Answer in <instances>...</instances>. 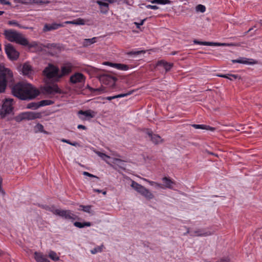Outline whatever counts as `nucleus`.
I'll return each instance as SVG.
<instances>
[{
  "label": "nucleus",
  "mask_w": 262,
  "mask_h": 262,
  "mask_svg": "<svg viewBox=\"0 0 262 262\" xmlns=\"http://www.w3.org/2000/svg\"><path fill=\"white\" fill-rule=\"evenodd\" d=\"M13 95L21 100L31 99L39 95V91L29 83H18L12 89Z\"/></svg>",
  "instance_id": "nucleus-1"
},
{
  "label": "nucleus",
  "mask_w": 262,
  "mask_h": 262,
  "mask_svg": "<svg viewBox=\"0 0 262 262\" xmlns=\"http://www.w3.org/2000/svg\"><path fill=\"white\" fill-rule=\"evenodd\" d=\"M6 38L11 42H15L23 46H28L29 42L23 35L12 30H6L4 32Z\"/></svg>",
  "instance_id": "nucleus-2"
},
{
  "label": "nucleus",
  "mask_w": 262,
  "mask_h": 262,
  "mask_svg": "<svg viewBox=\"0 0 262 262\" xmlns=\"http://www.w3.org/2000/svg\"><path fill=\"white\" fill-rule=\"evenodd\" d=\"M13 79V73L8 68L0 64V93L5 91L8 81Z\"/></svg>",
  "instance_id": "nucleus-3"
},
{
  "label": "nucleus",
  "mask_w": 262,
  "mask_h": 262,
  "mask_svg": "<svg viewBox=\"0 0 262 262\" xmlns=\"http://www.w3.org/2000/svg\"><path fill=\"white\" fill-rule=\"evenodd\" d=\"M43 73L47 79L54 82H57L60 80L59 69L52 63L48 64V66L43 70Z\"/></svg>",
  "instance_id": "nucleus-4"
},
{
  "label": "nucleus",
  "mask_w": 262,
  "mask_h": 262,
  "mask_svg": "<svg viewBox=\"0 0 262 262\" xmlns=\"http://www.w3.org/2000/svg\"><path fill=\"white\" fill-rule=\"evenodd\" d=\"M49 210L53 214L57 215L66 220L74 221L77 219V216L70 210L56 209L54 207L52 206L49 207Z\"/></svg>",
  "instance_id": "nucleus-5"
},
{
  "label": "nucleus",
  "mask_w": 262,
  "mask_h": 262,
  "mask_svg": "<svg viewBox=\"0 0 262 262\" xmlns=\"http://www.w3.org/2000/svg\"><path fill=\"white\" fill-rule=\"evenodd\" d=\"M131 186L138 192L148 199H151L154 198L152 193L144 186L138 184L135 181H132Z\"/></svg>",
  "instance_id": "nucleus-6"
},
{
  "label": "nucleus",
  "mask_w": 262,
  "mask_h": 262,
  "mask_svg": "<svg viewBox=\"0 0 262 262\" xmlns=\"http://www.w3.org/2000/svg\"><path fill=\"white\" fill-rule=\"evenodd\" d=\"M13 100L11 98L6 99L3 102L2 107L0 110V115L2 118L7 114H10L13 110Z\"/></svg>",
  "instance_id": "nucleus-7"
},
{
  "label": "nucleus",
  "mask_w": 262,
  "mask_h": 262,
  "mask_svg": "<svg viewBox=\"0 0 262 262\" xmlns=\"http://www.w3.org/2000/svg\"><path fill=\"white\" fill-rule=\"evenodd\" d=\"M117 79L109 74L101 75L99 77V80L102 85H105L109 88H113L115 84Z\"/></svg>",
  "instance_id": "nucleus-8"
},
{
  "label": "nucleus",
  "mask_w": 262,
  "mask_h": 262,
  "mask_svg": "<svg viewBox=\"0 0 262 262\" xmlns=\"http://www.w3.org/2000/svg\"><path fill=\"white\" fill-rule=\"evenodd\" d=\"M5 49L6 54L10 59L15 60L18 58L19 53L12 45L9 43L6 45Z\"/></svg>",
  "instance_id": "nucleus-9"
},
{
  "label": "nucleus",
  "mask_w": 262,
  "mask_h": 262,
  "mask_svg": "<svg viewBox=\"0 0 262 262\" xmlns=\"http://www.w3.org/2000/svg\"><path fill=\"white\" fill-rule=\"evenodd\" d=\"M96 113L91 110L86 111L80 110L78 112L79 118L81 120H89L95 116Z\"/></svg>",
  "instance_id": "nucleus-10"
},
{
  "label": "nucleus",
  "mask_w": 262,
  "mask_h": 262,
  "mask_svg": "<svg viewBox=\"0 0 262 262\" xmlns=\"http://www.w3.org/2000/svg\"><path fill=\"white\" fill-rule=\"evenodd\" d=\"M193 42L194 44L203 45V46H217V47H230L233 46L234 45L232 43H220V42H213L208 41H201L197 40H194Z\"/></svg>",
  "instance_id": "nucleus-11"
},
{
  "label": "nucleus",
  "mask_w": 262,
  "mask_h": 262,
  "mask_svg": "<svg viewBox=\"0 0 262 262\" xmlns=\"http://www.w3.org/2000/svg\"><path fill=\"white\" fill-rule=\"evenodd\" d=\"M43 90L45 93L50 95L62 93L61 90L57 84L47 85L44 86Z\"/></svg>",
  "instance_id": "nucleus-12"
},
{
  "label": "nucleus",
  "mask_w": 262,
  "mask_h": 262,
  "mask_svg": "<svg viewBox=\"0 0 262 262\" xmlns=\"http://www.w3.org/2000/svg\"><path fill=\"white\" fill-rule=\"evenodd\" d=\"M40 117L41 114L39 113L32 112H25L21 113L19 116L20 120H34L35 119L39 118Z\"/></svg>",
  "instance_id": "nucleus-13"
},
{
  "label": "nucleus",
  "mask_w": 262,
  "mask_h": 262,
  "mask_svg": "<svg viewBox=\"0 0 262 262\" xmlns=\"http://www.w3.org/2000/svg\"><path fill=\"white\" fill-rule=\"evenodd\" d=\"M85 80V77L81 73L76 72L72 75L70 78L71 83L76 84L78 83H84Z\"/></svg>",
  "instance_id": "nucleus-14"
},
{
  "label": "nucleus",
  "mask_w": 262,
  "mask_h": 262,
  "mask_svg": "<svg viewBox=\"0 0 262 262\" xmlns=\"http://www.w3.org/2000/svg\"><path fill=\"white\" fill-rule=\"evenodd\" d=\"M73 65L70 62H67L63 64L61 67V72H59L60 79L64 76L69 75L72 71Z\"/></svg>",
  "instance_id": "nucleus-15"
},
{
  "label": "nucleus",
  "mask_w": 262,
  "mask_h": 262,
  "mask_svg": "<svg viewBox=\"0 0 262 262\" xmlns=\"http://www.w3.org/2000/svg\"><path fill=\"white\" fill-rule=\"evenodd\" d=\"M186 234H189L190 235L194 236H208L211 234V232L208 231L206 232L204 230L202 229H197L195 230H190L189 228L187 229L186 233Z\"/></svg>",
  "instance_id": "nucleus-16"
},
{
  "label": "nucleus",
  "mask_w": 262,
  "mask_h": 262,
  "mask_svg": "<svg viewBox=\"0 0 262 262\" xmlns=\"http://www.w3.org/2000/svg\"><path fill=\"white\" fill-rule=\"evenodd\" d=\"M173 66V64L172 63L168 62L164 60H159L156 64V67L158 69L159 67L163 68L165 69V73L169 71Z\"/></svg>",
  "instance_id": "nucleus-17"
},
{
  "label": "nucleus",
  "mask_w": 262,
  "mask_h": 262,
  "mask_svg": "<svg viewBox=\"0 0 262 262\" xmlns=\"http://www.w3.org/2000/svg\"><path fill=\"white\" fill-rule=\"evenodd\" d=\"M104 64L109 66L111 67L114 68L117 70L121 71H127L130 68L128 65L122 64V63H116L110 62H105Z\"/></svg>",
  "instance_id": "nucleus-18"
},
{
  "label": "nucleus",
  "mask_w": 262,
  "mask_h": 262,
  "mask_svg": "<svg viewBox=\"0 0 262 262\" xmlns=\"http://www.w3.org/2000/svg\"><path fill=\"white\" fill-rule=\"evenodd\" d=\"M146 134L148 135L149 137L150 138V140L154 144H158L163 142L161 137L158 135L153 134L151 130L148 129L146 132Z\"/></svg>",
  "instance_id": "nucleus-19"
},
{
  "label": "nucleus",
  "mask_w": 262,
  "mask_h": 262,
  "mask_svg": "<svg viewBox=\"0 0 262 262\" xmlns=\"http://www.w3.org/2000/svg\"><path fill=\"white\" fill-rule=\"evenodd\" d=\"M162 181L164 183V186L165 188H168L169 189H172L173 185L175 184V182L170 179L169 178L166 177H164L162 179Z\"/></svg>",
  "instance_id": "nucleus-20"
},
{
  "label": "nucleus",
  "mask_w": 262,
  "mask_h": 262,
  "mask_svg": "<svg viewBox=\"0 0 262 262\" xmlns=\"http://www.w3.org/2000/svg\"><path fill=\"white\" fill-rule=\"evenodd\" d=\"M133 91H130L126 93H123V94L115 95L113 96H108L106 98V99H107L108 100H113L114 99H116V98L124 97H126V96L131 95L132 94H133Z\"/></svg>",
  "instance_id": "nucleus-21"
},
{
  "label": "nucleus",
  "mask_w": 262,
  "mask_h": 262,
  "mask_svg": "<svg viewBox=\"0 0 262 262\" xmlns=\"http://www.w3.org/2000/svg\"><path fill=\"white\" fill-rule=\"evenodd\" d=\"M97 3L100 6L101 12L102 13H106L108 10V4L106 3L97 1Z\"/></svg>",
  "instance_id": "nucleus-22"
},
{
  "label": "nucleus",
  "mask_w": 262,
  "mask_h": 262,
  "mask_svg": "<svg viewBox=\"0 0 262 262\" xmlns=\"http://www.w3.org/2000/svg\"><path fill=\"white\" fill-rule=\"evenodd\" d=\"M32 68L31 66L27 63L23 64L22 68V73L24 75H28L31 73Z\"/></svg>",
  "instance_id": "nucleus-23"
},
{
  "label": "nucleus",
  "mask_w": 262,
  "mask_h": 262,
  "mask_svg": "<svg viewBox=\"0 0 262 262\" xmlns=\"http://www.w3.org/2000/svg\"><path fill=\"white\" fill-rule=\"evenodd\" d=\"M192 126L195 129H206L211 131H214L215 130L214 127L203 124H193Z\"/></svg>",
  "instance_id": "nucleus-24"
},
{
  "label": "nucleus",
  "mask_w": 262,
  "mask_h": 262,
  "mask_svg": "<svg viewBox=\"0 0 262 262\" xmlns=\"http://www.w3.org/2000/svg\"><path fill=\"white\" fill-rule=\"evenodd\" d=\"M248 59L245 57H239V58L237 59H233L231 60V62L233 63H242V64H248L251 63V62H250L248 61Z\"/></svg>",
  "instance_id": "nucleus-25"
},
{
  "label": "nucleus",
  "mask_w": 262,
  "mask_h": 262,
  "mask_svg": "<svg viewBox=\"0 0 262 262\" xmlns=\"http://www.w3.org/2000/svg\"><path fill=\"white\" fill-rule=\"evenodd\" d=\"M35 259L37 262H50L46 258L44 257L42 254L39 253L35 252Z\"/></svg>",
  "instance_id": "nucleus-26"
},
{
  "label": "nucleus",
  "mask_w": 262,
  "mask_h": 262,
  "mask_svg": "<svg viewBox=\"0 0 262 262\" xmlns=\"http://www.w3.org/2000/svg\"><path fill=\"white\" fill-rule=\"evenodd\" d=\"M217 76L222 78H225L229 79L230 80H233L238 77V75L234 74H219Z\"/></svg>",
  "instance_id": "nucleus-27"
},
{
  "label": "nucleus",
  "mask_w": 262,
  "mask_h": 262,
  "mask_svg": "<svg viewBox=\"0 0 262 262\" xmlns=\"http://www.w3.org/2000/svg\"><path fill=\"white\" fill-rule=\"evenodd\" d=\"M66 23L68 24H74L77 25H84L85 24V21L83 19L79 18L73 21H67Z\"/></svg>",
  "instance_id": "nucleus-28"
},
{
  "label": "nucleus",
  "mask_w": 262,
  "mask_h": 262,
  "mask_svg": "<svg viewBox=\"0 0 262 262\" xmlns=\"http://www.w3.org/2000/svg\"><path fill=\"white\" fill-rule=\"evenodd\" d=\"M145 53V51L144 50H141V51H131L127 52L125 53L126 55H127L128 56H133L134 57H136L137 56L141 54H144Z\"/></svg>",
  "instance_id": "nucleus-29"
},
{
  "label": "nucleus",
  "mask_w": 262,
  "mask_h": 262,
  "mask_svg": "<svg viewBox=\"0 0 262 262\" xmlns=\"http://www.w3.org/2000/svg\"><path fill=\"white\" fill-rule=\"evenodd\" d=\"M74 225L78 228H81L84 227H90L91 226V223L90 222H83L81 223L79 222H75L74 223Z\"/></svg>",
  "instance_id": "nucleus-30"
},
{
  "label": "nucleus",
  "mask_w": 262,
  "mask_h": 262,
  "mask_svg": "<svg viewBox=\"0 0 262 262\" xmlns=\"http://www.w3.org/2000/svg\"><path fill=\"white\" fill-rule=\"evenodd\" d=\"M34 130L35 133L40 132L45 134H47V132L44 130L43 126L40 123H37L34 127Z\"/></svg>",
  "instance_id": "nucleus-31"
},
{
  "label": "nucleus",
  "mask_w": 262,
  "mask_h": 262,
  "mask_svg": "<svg viewBox=\"0 0 262 262\" xmlns=\"http://www.w3.org/2000/svg\"><path fill=\"white\" fill-rule=\"evenodd\" d=\"M97 41V37H93L90 39H85L83 41V45L84 46H90Z\"/></svg>",
  "instance_id": "nucleus-32"
},
{
  "label": "nucleus",
  "mask_w": 262,
  "mask_h": 262,
  "mask_svg": "<svg viewBox=\"0 0 262 262\" xmlns=\"http://www.w3.org/2000/svg\"><path fill=\"white\" fill-rule=\"evenodd\" d=\"M104 246L101 245V246H98L91 250V253L93 254H95L98 252H101L103 251Z\"/></svg>",
  "instance_id": "nucleus-33"
},
{
  "label": "nucleus",
  "mask_w": 262,
  "mask_h": 262,
  "mask_svg": "<svg viewBox=\"0 0 262 262\" xmlns=\"http://www.w3.org/2000/svg\"><path fill=\"white\" fill-rule=\"evenodd\" d=\"M53 101L51 100H43L39 102V107L49 105L53 104Z\"/></svg>",
  "instance_id": "nucleus-34"
},
{
  "label": "nucleus",
  "mask_w": 262,
  "mask_h": 262,
  "mask_svg": "<svg viewBox=\"0 0 262 262\" xmlns=\"http://www.w3.org/2000/svg\"><path fill=\"white\" fill-rule=\"evenodd\" d=\"M49 257L54 261H57L59 259V256H57L56 252L51 251L49 253Z\"/></svg>",
  "instance_id": "nucleus-35"
},
{
  "label": "nucleus",
  "mask_w": 262,
  "mask_h": 262,
  "mask_svg": "<svg viewBox=\"0 0 262 262\" xmlns=\"http://www.w3.org/2000/svg\"><path fill=\"white\" fill-rule=\"evenodd\" d=\"M28 108L36 110L39 107V102H31L27 105Z\"/></svg>",
  "instance_id": "nucleus-36"
},
{
  "label": "nucleus",
  "mask_w": 262,
  "mask_h": 262,
  "mask_svg": "<svg viewBox=\"0 0 262 262\" xmlns=\"http://www.w3.org/2000/svg\"><path fill=\"white\" fill-rule=\"evenodd\" d=\"M61 141L62 142L67 143L69 144H70V145L75 146V147L79 146V144L76 142H72L70 140H67V139H61Z\"/></svg>",
  "instance_id": "nucleus-37"
},
{
  "label": "nucleus",
  "mask_w": 262,
  "mask_h": 262,
  "mask_svg": "<svg viewBox=\"0 0 262 262\" xmlns=\"http://www.w3.org/2000/svg\"><path fill=\"white\" fill-rule=\"evenodd\" d=\"M196 11L203 13L206 11V7L203 5L199 4L196 7Z\"/></svg>",
  "instance_id": "nucleus-38"
},
{
  "label": "nucleus",
  "mask_w": 262,
  "mask_h": 262,
  "mask_svg": "<svg viewBox=\"0 0 262 262\" xmlns=\"http://www.w3.org/2000/svg\"><path fill=\"white\" fill-rule=\"evenodd\" d=\"M79 210H83L84 212L89 213L91 210V206H84V205H80L79 206Z\"/></svg>",
  "instance_id": "nucleus-39"
},
{
  "label": "nucleus",
  "mask_w": 262,
  "mask_h": 262,
  "mask_svg": "<svg viewBox=\"0 0 262 262\" xmlns=\"http://www.w3.org/2000/svg\"><path fill=\"white\" fill-rule=\"evenodd\" d=\"M8 25L10 26H14L16 27H18L19 28H21V26L18 24V23L14 20H10L8 23Z\"/></svg>",
  "instance_id": "nucleus-40"
},
{
  "label": "nucleus",
  "mask_w": 262,
  "mask_h": 262,
  "mask_svg": "<svg viewBox=\"0 0 262 262\" xmlns=\"http://www.w3.org/2000/svg\"><path fill=\"white\" fill-rule=\"evenodd\" d=\"M43 30L45 32L53 30L52 24H46L43 27Z\"/></svg>",
  "instance_id": "nucleus-41"
},
{
  "label": "nucleus",
  "mask_w": 262,
  "mask_h": 262,
  "mask_svg": "<svg viewBox=\"0 0 262 262\" xmlns=\"http://www.w3.org/2000/svg\"><path fill=\"white\" fill-rule=\"evenodd\" d=\"M97 155H98L100 157H101L102 159L103 160H105L106 158H110V157L106 155V154H104V153H102V152H99V151H98L97 152Z\"/></svg>",
  "instance_id": "nucleus-42"
},
{
  "label": "nucleus",
  "mask_w": 262,
  "mask_h": 262,
  "mask_svg": "<svg viewBox=\"0 0 262 262\" xmlns=\"http://www.w3.org/2000/svg\"><path fill=\"white\" fill-rule=\"evenodd\" d=\"M171 1L170 0H159V4L160 5H167V4H171Z\"/></svg>",
  "instance_id": "nucleus-43"
},
{
  "label": "nucleus",
  "mask_w": 262,
  "mask_h": 262,
  "mask_svg": "<svg viewBox=\"0 0 262 262\" xmlns=\"http://www.w3.org/2000/svg\"><path fill=\"white\" fill-rule=\"evenodd\" d=\"M145 7L147 9H150L152 10H157L159 9V7L156 5H145Z\"/></svg>",
  "instance_id": "nucleus-44"
},
{
  "label": "nucleus",
  "mask_w": 262,
  "mask_h": 262,
  "mask_svg": "<svg viewBox=\"0 0 262 262\" xmlns=\"http://www.w3.org/2000/svg\"><path fill=\"white\" fill-rule=\"evenodd\" d=\"M145 20H146V19H144L141 20L140 23L135 22L134 24L137 28H140V27L143 25V24Z\"/></svg>",
  "instance_id": "nucleus-45"
},
{
  "label": "nucleus",
  "mask_w": 262,
  "mask_h": 262,
  "mask_svg": "<svg viewBox=\"0 0 262 262\" xmlns=\"http://www.w3.org/2000/svg\"><path fill=\"white\" fill-rule=\"evenodd\" d=\"M83 174L85 176H88V177H91V178H95L96 179H98V177H97V176H94V175H93L88 172H86V171H84L83 172Z\"/></svg>",
  "instance_id": "nucleus-46"
},
{
  "label": "nucleus",
  "mask_w": 262,
  "mask_h": 262,
  "mask_svg": "<svg viewBox=\"0 0 262 262\" xmlns=\"http://www.w3.org/2000/svg\"><path fill=\"white\" fill-rule=\"evenodd\" d=\"M148 182L151 185H156V186L158 187H160V188H164V187L162 186V185L161 184H159V183H156L155 182H153V181H148Z\"/></svg>",
  "instance_id": "nucleus-47"
},
{
  "label": "nucleus",
  "mask_w": 262,
  "mask_h": 262,
  "mask_svg": "<svg viewBox=\"0 0 262 262\" xmlns=\"http://www.w3.org/2000/svg\"><path fill=\"white\" fill-rule=\"evenodd\" d=\"M52 25L53 30H56V29H58L59 28L62 26V25L61 24H56V23L53 24H52Z\"/></svg>",
  "instance_id": "nucleus-48"
},
{
  "label": "nucleus",
  "mask_w": 262,
  "mask_h": 262,
  "mask_svg": "<svg viewBox=\"0 0 262 262\" xmlns=\"http://www.w3.org/2000/svg\"><path fill=\"white\" fill-rule=\"evenodd\" d=\"M0 3L2 5H10L11 3L7 0H0Z\"/></svg>",
  "instance_id": "nucleus-49"
},
{
  "label": "nucleus",
  "mask_w": 262,
  "mask_h": 262,
  "mask_svg": "<svg viewBox=\"0 0 262 262\" xmlns=\"http://www.w3.org/2000/svg\"><path fill=\"white\" fill-rule=\"evenodd\" d=\"M32 3L39 5H42L43 0H32Z\"/></svg>",
  "instance_id": "nucleus-50"
},
{
  "label": "nucleus",
  "mask_w": 262,
  "mask_h": 262,
  "mask_svg": "<svg viewBox=\"0 0 262 262\" xmlns=\"http://www.w3.org/2000/svg\"><path fill=\"white\" fill-rule=\"evenodd\" d=\"M0 193H2L3 195L5 194V192L2 188V179L0 178Z\"/></svg>",
  "instance_id": "nucleus-51"
},
{
  "label": "nucleus",
  "mask_w": 262,
  "mask_h": 262,
  "mask_svg": "<svg viewBox=\"0 0 262 262\" xmlns=\"http://www.w3.org/2000/svg\"><path fill=\"white\" fill-rule=\"evenodd\" d=\"M93 190L94 192H97L98 193L102 192L103 194H105L106 193V192L105 191H102V190H99L98 189H94Z\"/></svg>",
  "instance_id": "nucleus-52"
},
{
  "label": "nucleus",
  "mask_w": 262,
  "mask_h": 262,
  "mask_svg": "<svg viewBox=\"0 0 262 262\" xmlns=\"http://www.w3.org/2000/svg\"><path fill=\"white\" fill-rule=\"evenodd\" d=\"M77 128L79 129H83V130H85L86 129V126H85L84 125H81V124H79L77 126Z\"/></svg>",
  "instance_id": "nucleus-53"
},
{
  "label": "nucleus",
  "mask_w": 262,
  "mask_h": 262,
  "mask_svg": "<svg viewBox=\"0 0 262 262\" xmlns=\"http://www.w3.org/2000/svg\"><path fill=\"white\" fill-rule=\"evenodd\" d=\"M159 0H151L150 2L152 4H159Z\"/></svg>",
  "instance_id": "nucleus-54"
},
{
  "label": "nucleus",
  "mask_w": 262,
  "mask_h": 262,
  "mask_svg": "<svg viewBox=\"0 0 262 262\" xmlns=\"http://www.w3.org/2000/svg\"><path fill=\"white\" fill-rule=\"evenodd\" d=\"M50 3V1L48 0L43 1V4H49Z\"/></svg>",
  "instance_id": "nucleus-55"
},
{
  "label": "nucleus",
  "mask_w": 262,
  "mask_h": 262,
  "mask_svg": "<svg viewBox=\"0 0 262 262\" xmlns=\"http://www.w3.org/2000/svg\"><path fill=\"white\" fill-rule=\"evenodd\" d=\"M106 1H107L109 3H111V4H112V3H114L115 2H116L115 0H106Z\"/></svg>",
  "instance_id": "nucleus-56"
},
{
  "label": "nucleus",
  "mask_w": 262,
  "mask_h": 262,
  "mask_svg": "<svg viewBox=\"0 0 262 262\" xmlns=\"http://www.w3.org/2000/svg\"><path fill=\"white\" fill-rule=\"evenodd\" d=\"M50 46H51V47H54V44H48L47 46V47L49 48Z\"/></svg>",
  "instance_id": "nucleus-57"
},
{
  "label": "nucleus",
  "mask_w": 262,
  "mask_h": 262,
  "mask_svg": "<svg viewBox=\"0 0 262 262\" xmlns=\"http://www.w3.org/2000/svg\"><path fill=\"white\" fill-rule=\"evenodd\" d=\"M5 13L3 11H0V15H2Z\"/></svg>",
  "instance_id": "nucleus-58"
},
{
  "label": "nucleus",
  "mask_w": 262,
  "mask_h": 262,
  "mask_svg": "<svg viewBox=\"0 0 262 262\" xmlns=\"http://www.w3.org/2000/svg\"><path fill=\"white\" fill-rule=\"evenodd\" d=\"M116 161H120L121 160L120 159H116Z\"/></svg>",
  "instance_id": "nucleus-59"
}]
</instances>
